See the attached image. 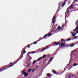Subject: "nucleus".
Wrapping results in <instances>:
<instances>
[{"instance_id": "nucleus-49", "label": "nucleus", "mask_w": 78, "mask_h": 78, "mask_svg": "<svg viewBox=\"0 0 78 78\" xmlns=\"http://www.w3.org/2000/svg\"><path fill=\"white\" fill-rule=\"evenodd\" d=\"M30 45H32V44H31Z\"/></svg>"}, {"instance_id": "nucleus-3", "label": "nucleus", "mask_w": 78, "mask_h": 78, "mask_svg": "<svg viewBox=\"0 0 78 78\" xmlns=\"http://www.w3.org/2000/svg\"><path fill=\"white\" fill-rule=\"evenodd\" d=\"M22 74L23 75H24L25 77H26L28 75V73H27L26 72H25V70H23V71H22Z\"/></svg>"}, {"instance_id": "nucleus-33", "label": "nucleus", "mask_w": 78, "mask_h": 78, "mask_svg": "<svg viewBox=\"0 0 78 78\" xmlns=\"http://www.w3.org/2000/svg\"><path fill=\"white\" fill-rule=\"evenodd\" d=\"M37 44V42H34L32 44Z\"/></svg>"}, {"instance_id": "nucleus-26", "label": "nucleus", "mask_w": 78, "mask_h": 78, "mask_svg": "<svg viewBox=\"0 0 78 78\" xmlns=\"http://www.w3.org/2000/svg\"><path fill=\"white\" fill-rule=\"evenodd\" d=\"M46 57V55H44L43 56V58H45Z\"/></svg>"}, {"instance_id": "nucleus-44", "label": "nucleus", "mask_w": 78, "mask_h": 78, "mask_svg": "<svg viewBox=\"0 0 78 78\" xmlns=\"http://www.w3.org/2000/svg\"><path fill=\"white\" fill-rule=\"evenodd\" d=\"M30 59H32V57H30Z\"/></svg>"}, {"instance_id": "nucleus-40", "label": "nucleus", "mask_w": 78, "mask_h": 78, "mask_svg": "<svg viewBox=\"0 0 78 78\" xmlns=\"http://www.w3.org/2000/svg\"><path fill=\"white\" fill-rule=\"evenodd\" d=\"M73 31H76V29H74L73 30Z\"/></svg>"}, {"instance_id": "nucleus-28", "label": "nucleus", "mask_w": 78, "mask_h": 78, "mask_svg": "<svg viewBox=\"0 0 78 78\" xmlns=\"http://www.w3.org/2000/svg\"><path fill=\"white\" fill-rule=\"evenodd\" d=\"M47 76H49V77H50V76H51V75H50V74H48Z\"/></svg>"}, {"instance_id": "nucleus-2", "label": "nucleus", "mask_w": 78, "mask_h": 78, "mask_svg": "<svg viewBox=\"0 0 78 78\" xmlns=\"http://www.w3.org/2000/svg\"><path fill=\"white\" fill-rule=\"evenodd\" d=\"M76 76L75 75H73L72 74H68L66 75V78H70L72 76Z\"/></svg>"}, {"instance_id": "nucleus-41", "label": "nucleus", "mask_w": 78, "mask_h": 78, "mask_svg": "<svg viewBox=\"0 0 78 78\" xmlns=\"http://www.w3.org/2000/svg\"><path fill=\"white\" fill-rule=\"evenodd\" d=\"M62 3V2H60L59 3V5H61V4Z\"/></svg>"}, {"instance_id": "nucleus-10", "label": "nucleus", "mask_w": 78, "mask_h": 78, "mask_svg": "<svg viewBox=\"0 0 78 78\" xmlns=\"http://www.w3.org/2000/svg\"><path fill=\"white\" fill-rule=\"evenodd\" d=\"M54 58V57H51L50 59V60L49 61V63H50V62H51V61H52V60L53 59V58Z\"/></svg>"}, {"instance_id": "nucleus-45", "label": "nucleus", "mask_w": 78, "mask_h": 78, "mask_svg": "<svg viewBox=\"0 0 78 78\" xmlns=\"http://www.w3.org/2000/svg\"><path fill=\"white\" fill-rule=\"evenodd\" d=\"M71 33L72 34H73V32H71Z\"/></svg>"}, {"instance_id": "nucleus-31", "label": "nucleus", "mask_w": 78, "mask_h": 78, "mask_svg": "<svg viewBox=\"0 0 78 78\" xmlns=\"http://www.w3.org/2000/svg\"><path fill=\"white\" fill-rule=\"evenodd\" d=\"M51 35V33H50L48 34V36H50Z\"/></svg>"}, {"instance_id": "nucleus-46", "label": "nucleus", "mask_w": 78, "mask_h": 78, "mask_svg": "<svg viewBox=\"0 0 78 78\" xmlns=\"http://www.w3.org/2000/svg\"><path fill=\"white\" fill-rule=\"evenodd\" d=\"M60 45H60V44H59V47H60Z\"/></svg>"}, {"instance_id": "nucleus-7", "label": "nucleus", "mask_w": 78, "mask_h": 78, "mask_svg": "<svg viewBox=\"0 0 78 78\" xmlns=\"http://www.w3.org/2000/svg\"><path fill=\"white\" fill-rule=\"evenodd\" d=\"M26 51H25V50L23 51V52H21V55L20 56L21 57V58H22L23 57V55L24 54H25V53H26Z\"/></svg>"}, {"instance_id": "nucleus-9", "label": "nucleus", "mask_w": 78, "mask_h": 78, "mask_svg": "<svg viewBox=\"0 0 78 78\" xmlns=\"http://www.w3.org/2000/svg\"><path fill=\"white\" fill-rule=\"evenodd\" d=\"M66 1H64L63 2V3L62 4V7H63V6H64V5H65V4H66Z\"/></svg>"}, {"instance_id": "nucleus-42", "label": "nucleus", "mask_w": 78, "mask_h": 78, "mask_svg": "<svg viewBox=\"0 0 78 78\" xmlns=\"http://www.w3.org/2000/svg\"><path fill=\"white\" fill-rule=\"evenodd\" d=\"M61 41H63V39H61Z\"/></svg>"}, {"instance_id": "nucleus-43", "label": "nucleus", "mask_w": 78, "mask_h": 78, "mask_svg": "<svg viewBox=\"0 0 78 78\" xmlns=\"http://www.w3.org/2000/svg\"><path fill=\"white\" fill-rule=\"evenodd\" d=\"M76 33H78V30H77V31H76Z\"/></svg>"}, {"instance_id": "nucleus-16", "label": "nucleus", "mask_w": 78, "mask_h": 78, "mask_svg": "<svg viewBox=\"0 0 78 78\" xmlns=\"http://www.w3.org/2000/svg\"><path fill=\"white\" fill-rule=\"evenodd\" d=\"M75 45L74 44H72L69 45L70 47H73Z\"/></svg>"}, {"instance_id": "nucleus-36", "label": "nucleus", "mask_w": 78, "mask_h": 78, "mask_svg": "<svg viewBox=\"0 0 78 78\" xmlns=\"http://www.w3.org/2000/svg\"><path fill=\"white\" fill-rule=\"evenodd\" d=\"M35 61H36V60H34L33 61V64H34V63H35Z\"/></svg>"}, {"instance_id": "nucleus-20", "label": "nucleus", "mask_w": 78, "mask_h": 78, "mask_svg": "<svg viewBox=\"0 0 78 78\" xmlns=\"http://www.w3.org/2000/svg\"><path fill=\"white\" fill-rule=\"evenodd\" d=\"M55 22H56V20H53V21L52 22V23H53L54 24V23H55Z\"/></svg>"}, {"instance_id": "nucleus-8", "label": "nucleus", "mask_w": 78, "mask_h": 78, "mask_svg": "<svg viewBox=\"0 0 78 78\" xmlns=\"http://www.w3.org/2000/svg\"><path fill=\"white\" fill-rule=\"evenodd\" d=\"M54 44H55V45H58L59 44V42H54Z\"/></svg>"}, {"instance_id": "nucleus-13", "label": "nucleus", "mask_w": 78, "mask_h": 78, "mask_svg": "<svg viewBox=\"0 0 78 78\" xmlns=\"http://www.w3.org/2000/svg\"><path fill=\"white\" fill-rule=\"evenodd\" d=\"M61 45H62V47H64V46H65V45H66V44L62 43H61Z\"/></svg>"}, {"instance_id": "nucleus-15", "label": "nucleus", "mask_w": 78, "mask_h": 78, "mask_svg": "<svg viewBox=\"0 0 78 78\" xmlns=\"http://www.w3.org/2000/svg\"><path fill=\"white\" fill-rule=\"evenodd\" d=\"M47 36H48V34H45L43 37V39H44L45 38L44 37H47Z\"/></svg>"}, {"instance_id": "nucleus-5", "label": "nucleus", "mask_w": 78, "mask_h": 78, "mask_svg": "<svg viewBox=\"0 0 78 78\" xmlns=\"http://www.w3.org/2000/svg\"><path fill=\"white\" fill-rule=\"evenodd\" d=\"M66 26V24H64L62 26V27H60V26H58V27L57 28V30H61V29H64V27Z\"/></svg>"}, {"instance_id": "nucleus-32", "label": "nucleus", "mask_w": 78, "mask_h": 78, "mask_svg": "<svg viewBox=\"0 0 78 78\" xmlns=\"http://www.w3.org/2000/svg\"><path fill=\"white\" fill-rule=\"evenodd\" d=\"M70 63H71V62H69V63L67 64V66H69V65H70Z\"/></svg>"}, {"instance_id": "nucleus-30", "label": "nucleus", "mask_w": 78, "mask_h": 78, "mask_svg": "<svg viewBox=\"0 0 78 78\" xmlns=\"http://www.w3.org/2000/svg\"><path fill=\"white\" fill-rule=\"evenodd\" d=\"M54 17L53 18V19H54V20H55V19H56V16H54Z\"/></svg>"}, {"instance_id": "nucleus-1", "label": "nucleus", "mask_w": 78, "mask_h": 78, "mask_svg": "<svg viewBox=\"0 0 78 78\" xmlns=\"http://www.w3.org/2000/svg\"><path fill=\"white\" fill-rule=\"evenodd\" d=\"M13 65L14 64H12V63L11 62L10 63V65H8V66H4L3 67L0 68V72H2L3 71V70H6V69H8V68L12 67V66H13Z\"/></svg>"}, {"instance_id": "nucleus-17", "label": "nucleus", "mask_w": 78, "mask_h": 78, "mask_svg": "<svg viewBox=\"0 0 78 78\" xmlns=\"http://www.w3.org/2000/svg\"><path fill=\"white\" fill-rule=\"evenodd\" d=\"M46 48H48V47H46L45 48H44V49H43L42 50L43 51H44V50H46Z\"/></svg>"}, {"instance_id": "nucleus-38", "label": "nucleus", "mask_w": 78, "mask_h": 78, "mask_svg": "<svg viewBox=\"0 0 78 78\" xmlns=\"http://www.w3.org/2000/svg\"><path fill=\"white\" fill-rule=\"evenodd\" d=\"M35 70H36V69H34L32 70V72H34Z\"/></svg>"}, {"instance_id": "nucleus-21", "label": "nucleus", "mask_w": 78, "mask_h": 78, "mask_svg": "<svg viewBox=\"0 0 78 78\" xmlns=\"http://www.w3.org/2000/svg\"><path fill=\"white\" fill-rule=\"evenodd\" d=\"M71 38H68L66 40V41H70L71 40Z\"/></svg>"}, {"instance_id": "nucleus-25", "label": "nucleus", "mask_w": 78, "mask_h": 78, "mask_svg": "<svg viewBox=\"0 0 78 78\" xmlns=\"http://www.w3.org/2000/svg\"><path fill=\"white\" fill-rule=\"evenodd\" d=\"M36 53V52L35 51H34L31 52V53H32V54H33V53Z\"/></svg>"}, {"instance_id": "nucleus-19", "label": "nucleus", "mask_w": 78, "mask_h": 78, "mask_svg": "<svg viewBox=\"0 0 78 78\" xmlns=\"http://www.w3.org/2000/svg\"><path fill=\"white\" fill-rule=\"evenodd\" d=\"M77 65H78V64L76 63H74L73 64V66H77Z\"/></svg>"}, {"instance_id": "nucleus-22", "label": "nucleus", "mask_w": 78, "mask_h": 78, "mask_svg": "<svg viewBox=\"0 0 78 78\" xmlns=\"http://www.w3.org/2000/svg\"><path fill=\"white\" fill-rule=\"evenodd\" d=\"M57 14H58V12H56L55 13V14L54 15V16H56Z\"/></svg>"}, {"instance_id": "nucleus-14", "label": "nucleus", "mask_w": 78, "mask_h": 78, "mask_svg": "<svg viewBox=\"0 0 78 78\" xmlns=\"http://www.w3.org/2000/svg\"><path fill=\"white\" fill-rule=\"evenodd\" d=\"M42 57H41L39 58L37 60V61H40V60H41V59H42Z\"/></svg>"}, {"instance_id": "nucleus-39", "label": "nucleus", "mask_w": 78, "mask_h": 78, "mask_svg": "<svg viewBox=\"0 0 78 78\" xmlns=\"http://www.w3.org/2000/svg\"><path fill=\"white\" fill-rule=\"evenodd\" d=\"M78 0H74L73 1V2H77Z\"/></svg>"}, {"instance_id": "nucleus-34", "label": "nucleus", "mask_w": 78, "mask_h": 78, "mask_svg": "<svg viewBox=\"0 0 78 78\" xmlns=\"http://www.w3.org/2000/svg\"><path fill=\"white\" fill-rule=\"evenodd\" d=\"M30 66V64L29 63H28L27 64V67H28Z\"/></svg>"}, {"instance_id": "nucleus-37", "label": "nucleus", "mask_w": 78, "mask_h": 78, "mask_svg": "<svg viewBox=\"0 0 78 78\" xmlns=\"http://www.w3.org/2000/svg\"><path fill=\"white\" fill-rule=\"evenodd\" d=\"M30 53V52H29L28 53H27V55L28 56H29V55H29V54Z\"/></svg>"}, {"instance_id": "nucleus-35", "label": "nucleus", "mask_w": 78, "mask_h": 78, "mask_svg": "<svg viewBox=\"0 0 78 78\" xmlns=\"http://www.w3.org/2000/svg\"><path fill=\"white\" fill-rule=\"evenodd\" d=\"M75 50H76V49H75V50L73 51H71V53H73V52H74V51H75Z\"/></svg>"}, {"instance_id": "nucleus-11", "label": "nucleus", "mask_w": 78, "mask_h": 78, "mask_svg": "<svg viewBox=\"0 0 78 78\" xmlns=\"http://www.w3.org/2000/svg\"><path fill=\"white\" fill-rule=\"evenodd\" d=\"M30 46L29 45H28L27 46H26V47L23 49H26L27 48H30Z\"/></svg>"}, {"instance_id": "nucleus-6", "label": "nucleus", "mask_w": 78, "mask_h": 78, "mask_svg": "<svg viewBox=\"0 0 78 78\" xmlns=\"http://www.w3.org/2000/svg\"><path fill=\"white\" fill-rule=\"evenodd\" d=\"M22 58V57H21V56H20L18 59L15 61L13 63H12V64H13V65H14L15 64H16L17 62H18V61H19V59H20Z\"/></svg>"}, {"instance_id": "nucleus-24", "label": "nucleus", "mask_w": 78, "mask_h": 78, "mask_svg": "<svg viewBox=\"0 0 78 78\" xmlns=\"http://www.w3.org/2000/svg\"><path fill=\"white\" fill-rule=\"evenodd\" d=\"M77 37H78L77 36H75L74 37V39H76L77 38Z\"/></svg>"}, {"instance_id": "nucleus-4", "label": "nucleus", "mask_w": 78, "mask_h": 78, "mask_svg": "<svg viewBox=\"0 0 78 78\" xmlns=\"http://www.w3.org/2000/svg\"><path fill=\"white\" fill-rule=\"evenodd\" d=\"M74 5H73V4H72L69 7H68V8H67V10H68L69 9H73V6Z\"/></svg>"}, {"instance_id": "nucleus-12", "label": "nucleus", "mask_w": 78, "mask_h": 78, "mask_svg": "<svg viewBox=\"0 0 78 78\" xmlns=\"http://www.w3.org/2000/svg\"><path fill=\"white\" fill-rule=\"evenodd\" d=\"M52 72L53 73H55V74H56L57 73V72L55 70H52Z\"/></svg>"}, {"instance_id": "nucleus-48", "label": "nucleus", "mask_w": 78, "mask_h": 78, "mask_svg": "<svg viewBox=\"0 0 78 78\" xmlns=\"http://www.w3.org/2000/svg\"><path fill=\"white\" fill-rule=\"evenodd\" d=\"M37 51H39V50H37Z\"/></svg>"}, {"instance_id": "nucleus-23", "label": "nucleus", "mask_w": 78, "mask_h": 78, "mask_svg": "<svg viewBox=\"0 0 78 78\" xmlns=\"http://www.w3.org/2000/svg\"><path fill=\"white\" fill-rule=\"evenodd\" d=\"M72 36L73 37H75V34H72Z\"/></svg>"}, {"instance_id": "nucleus-47", "label": "nucleus", "mask_w": 78, "mask_h": 78, "mask_svg": "<svg viewBox=\"0 0 78 78\" xmlns=\"http://www.w3.org/2000/svg\"><path fill=\"white\" fill-rule=\"evenodd\" d=\"M37 67H38L37 66H36V68Z\"/></svg>"}, {"instance_id": "nucleus-18", "label": "nucleus", "mask_w": 78, "mask_h": 78, "mask_svg": "<svg viewBox=\"0 0 78 78\" xmlns=\"http://www.w3.org/2000/svg\"><path fill=\"white\" fill-rule=\"evenodd\" d=\"M69 10H68L67 12H66L65 13V15H66V14H69Z\"/></svg>"}, {"instance_id": "nucleus-27", "label": "nucleus", "mask_w": 78, "mask_h": 78, "mask_svg": "<svg viewBox=\"0 0 78 78\" xmlns=\"http://www.w3.org/2000/svg\"><path fill=\"white\" fill-rule=\"evenodd\" d=\"M75 29L76 30H78V26H77V27H76Z\"/></svg>"}, {"instance_id": "nucleus-29", "label": "nucleus", "mask_w": 78, "mask_h": 78, "mask_svg": "<svg viewBox=\"0 0 78 78\" xmlns=\"http://www.w3.org/2000/svg\"><path fill=\"white\" fill-rule=\"evenodd\" d=\"M31 70V69H29L28 70V72H30Z\"/></svg>"}]
</instances>
